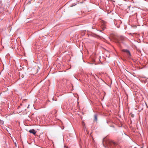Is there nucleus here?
<instances>
[{
  "instance_id": "nucleus-1",
  "label": "nucleus",
  "mask_w": 148,
  "mask_h": 148,
  "mask_svg": "<svg viewBox=\"0 0 148 148\" xmlns=\"http://www.w3.org/2000/svg\"><path fill=\"white\" fill-rule=\"evenodd\" d=\"M126 40V38L122 35L117 36L115 38V40L118 43H123V42Z\"/></svg>"
},
{
  "instance_id": "nucleus-2",
  "label": "nucleus",
  "mask_w": 148,
  "mask_h": 148,
  "mask_svg": "<svg viewBox=\"0 0 148 148\" xmlns=\"http://www.w3.org/2000/svg\"><path fill=\"white\" fill-rule=\"evenodd\" d=\"M107 143L108 144L107 145L110 146L111 147H112L113 146H115L116 145V143L111 140H108Z\"/></svg>"
},
{
  "instance_id": "nucleus-3",
  "label": "nucleus",
  "mask_w": 148,
  "mask_h": 148,
  "mask_svg": "<svg viewBox=\"0 0 148 148\" xmlns=\"http://www.w3.org/2000/svg\"><path fill=\"white\" fill-rule=\"evenodd\" d=\"M122 51L123 52H126V53H128V55L129 56H131V53L129 51L126 49H123L122 50Z\"/></svg>"
},
{
  "instance_id": "nucleus-4",
  "label": "nucleus",
  "mask_w": 148,
  "mask_h": 148,
  "mask_svg": "<svg viewBox=\"0 0 148 148\" xmlns=\"http://www.w3.org/2000/svg\"><path fill=\"white\" fill-rule=\"evenodd\" d=\"M122 51L123 52H126V53H128V55L129 56H131V53L129 51L126 49H123L122 50Z\"/></svg>"
},
{
  "instance_id": "nucleus-5",
  "label": "nucleus",
  "mask_w": 148,
  "mask_h": 148,
  "mask_svg": "<svg viewBox=\"0 0 148 148\" xmlns=\"http://www.w3.org/2000/svg\"><path fill=\"white\" fill-rule=\"evenodd\" d=\"M30 133L33 134L34 135H35L36 133V131L34 129L30 130L29 131Z\"/></svg>"
},
{
  "instance_id": "nucleus-6",
  "label": "nucleus",
  "mask_w": 148,
  "mask_h": 148,
  "mask_svg": "<svg viewBox=\"0 0 148 148\" xmlns=\"http://www.w3.org/2000/svg\"><path fill=\"white\" fill-rule=\"evenodd\" d=\"M94 120L95 121H97V114H95L94 116Z\"/></svg>"
},
{
  "instance_id": "nucleus-7",
  "label": "nucleus",
  "mask_w": 148,
  "mask_h": 148,
  "mask_svg": "<svg viewBox=\"0 0 148 148\" xmlns=\"http://www.w3.org/2000/svg\"><path fill=\"white\" fill-rule=\"evenodd\" d=\"M117 22V23H116V24H118V25H117V27H119V24H120L121 23V22L120 20H118Z\"/></svg>"
},
{
  "instance_id": "nucleus-8",
  "label": "nucleus",
  "mask_w": 148,
  "mask_h": 148,
  "mask_svg": "<svg viewBox=\"0 0 148 148\" xmlns=\"http://www.w3.org/2000/svg\"><path fill=\"white\" fill-rule=\"evenodd\" d=\"M83 125H84V131H85V129H86V127H85L84 123V122L83 123Z\"/></svg>"
},
{
  "instance_id": "nucleus-9",
  "label": "nucleus",
  "mask_w": 148,
  "mask_h": 148,
  "mask_svg": "<svg viewBox=\"0 0 148 148\" xmlns=\"http://www.w3.org/2000/svg\"><path fill=\"white\" fill-rule=\"evenodd\" d=\"M127 55H128V57H130V56H129L128 55V53H127Z\"/></svg>"
},
{
  "instance_id": "nucleus-10",
  "label": "nucleus",
  "mask_w": 148,
  "mask_h": 148,
  "mask_svg": "<svg viewBox=\"0 0 148 148\" xmlns=\"http://www.w3.org/2000/svg\"><path fill=\"white\" fill-rule=\"evenodd\" d=\"M134 115L133 114H132V117H134Z\"/></svg>"
},
{
  "instance_id": "nucleus-11",
  "label": "nucleus",
  "mask_w": 148,
  "mask_h": 148,
  "mask_svg": "<svg viewBox=\"0 0 148 148\" xmlns=\"http://www.w3.org/2000/svg\"><path fill=\"white\" fill-rule=\"evenodd\" d=\"M22 77H24V76H23V75H22Z\"/></svg>"
},
{
  "instance_id": "nucleus-12",
  "label": "nucleus",
  "mask_w": 148,
  "mask_h": 148,
  "mask_svg": "<svg viewBox=\"0 0 148 148\" xmlns=\"http://www.w3.org/2000/svg\"><path fill=\"white\" fill-rule=\"evenodd\" d=\"M22 77H24V76H23V75H22Z\"/></svg>"
},
{
  "instance_id": "nucleus-13",
  "label": "nucleus",
  "mask_w": 148,
  "mask_h": 148,
  "mask_svg": "<svg viewBox=\"0 0 148 148\" xmlns=\"http://www.w3.org/2000/svg\"><path fill=\"white\" fill-rule=\"evenodd\" d=\"M140 148H143V147H141Z\"/></svg>"
},
{
  "instance_id": "nucleus-14",
  "label": "nucleus",
  "mask_w": 148,
  "mask_h": 148,
  "mask_svg": "<svg viewBox=\"0 0 148 148\" xmlns=\"http://www.w3.org/2000/svg\"><path fill=\"white\" fill-rule=\"evenodd\" d=\"M100 31L101 32V30H100Z\"/></svg>"
}]
</instances>
